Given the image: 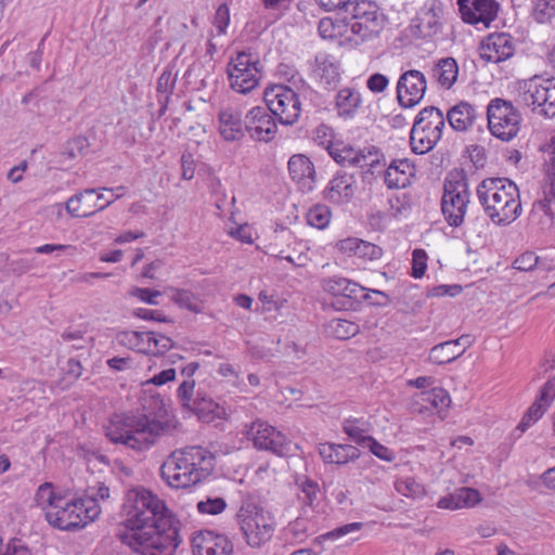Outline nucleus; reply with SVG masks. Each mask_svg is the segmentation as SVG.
<instances>
[{"label": "nucleus", "mask_w": 555, "mask_h": 555, "mask_svg": "<svg viewBox=\"0 0 555 555\" xmlns=\"http://www.w3.org/2000/svg\"><path fill=\"white\" fill-rule=\"evenodd\" d=\"M181 543L164 500L141 487V555H173Z\"/></svg>", "instance_id": "f257e3e1"}, {"label": "nucleus", "mask_w": 555, "mask_h": 555, "mask_svg": "<svg viewBox=\"0 0 555 555\" xmlns=\"http://www.w3.org/2000/svg\"><path fill=\"white\" fill-rule=\"evenodd\" d=\"M477 197L495 224H509L521 214L518 186L506 178H487L477 186Z\"/></svg>", "instance_id": "f03ea898"}, {"label": "nucleus", "mask_w": 555, "mask_h": 555, "mask_svg": "<svg viewBox=\"0 0 555 555\" xmlns=\"http://www.w3.org/2000/svg\"><path fill=\"white\" fill-rule=\"evenodd\" d=\"M240 530L250 547L259 548L268 543L275 531L273 515L253 498H246L236 514Z\"/></svg>", "instance_id": "7ed1b4c3"}, {"label": "nucleus", "mask_w": 555, "mask_h": 555, "mask_svg": "<svg viewBox=\"0 0 555 555\" xmlns=\"http://www.w3.org/2000/svg\"><path fill=\"white\" fill-rule=\"evenodd\" d=\"M446 118L439 107L429 105L418 112L410 132L411 149L415 154L430 152L441 140Z\"/></svg>", "instance_id": "20e7f679"}, {"label": "nucleus", "mask_w": 555, "mask_h": 555, "mask_svg": "<svg viewBox=\"0 0 555 555\" xmlns=\"http://www.w3.org/2000/svg\"><path fill=\"white\" fill-rule=\"evenodd\" d=\"M469 198L468 179L464 170L451 172L444 180L441 197V211L450 227L459 228L464 223Z\"/></svg>", "instance_id": "39448f33"}, {"label": "nucleus", "mask_w": 555, "mask_h": 555, "mask_svg": "<svg viewBox=\"0 0 555 555\" xmlns=\"http://www.w3.org/2000/svg\"><path fill=\"white\" fill-rule=\"evenodd\" d=\"M323 289L334 297L348 299L346 309H356L363 300L375 307H386L390 302L388 294L378 289H370L343 276L334 275L323 280Z\"/></svg>", "instance_id": "423d86ee"}, {"label": "nucleus", "mask_w": 555, "mask_h": 555, "mask_svg": "<svg viewBox=\"0 0 555 555\" xmlns=\"http://www.w3.org/2000/svg\"><path fill=\"white\" fill-rule=\"evenodd\" d=\"M231 88L246 94L253 91L259 83L262 65L257 53L251 49L243 50L230 59L227 67Z\"/></svg>", "instance_id": "0eeeda50"}, {"label": "nucleus", "mask_w": 555, "mask_h": 555, "mask_svg": "<svg viewBox=\"0 0 555 555\" xmlns=\"http://www.w3.org/2000/svg\"><path fill=\"white\" fill-rule=\"evenodd\" d=\"M100 514L98 505L89 506L85 500L64 499L63 503L46 512L47 521L60 530L73 531L83 528L88 520L95 519Z\"/></svg>", "instance_id": "6e6552de"}, {"label": "nucleus", "mask_w": 555, "mask_h": 555, "mask_svg": "<svg viewBox=\"0 0 555 555\" xmlns=\"http://www.w3.org/2000/svg\"><path fill=\"white\" fill-rule=\"evenodd\" d=\"M263 101L269 112L281 125L293 126L301 114V102L298 93L284 83L270 85L263 91Z\"/></svg>", "instance_id": "1a4fd4ad"}, {"label": "nucleus", "mask_w": 555, "mask_h": 555, "mask_svg": "<svg viewBox=\"0 0 555 555\" xmlns=\"http://www.w3.org/2000/svg\"><path fill=\"white\" fill-rule=\"evenodd\" d=\"M487 120L491 134L508 142L518 134L522 118L511 101L494 98L487 106Z\"/></svg>", "instance_id": "9d476101"}, {"label": "nucleus", "mask_w": 555, "mask_h": 555, "mask_svg": "<svg viewBox=\"0 0 555 555\" xmlns=\"http://www.w3.org/2000/svg\"><path fill=\"white\" fill-rule=\"evenodd\" d=\"M141 447L150 448L155 439L165 431V425L158 420H150V416H163L166 414L165 402L160 393L153 392L152 388L141 387Z\"/></svg>", "instance_id": "9b49d317"}, {"label": "nucleus", "mask_w": 555, "mask_h": 555, "mask_svg": "<svg viewBox=\"0 0 555 555\" xmlns=\"http://www.w3.org/2000/svg\"><path fill=\"white\" fill-rule=\"evenodd\" d=\"M139 489L131 486L120 509L122 520L118 525L116 537L135 553L139 552Z\"/></svg>", "instance_id": "f8f14e48"}, {"label": "nucleus", "mask_w": 555, "mask_h": 555, "mask_svg": "<svg viewBox=\"0 0 555 555\" xmlns=\"http://www.w3.org/2000/svg\"><path fill=\"white\" fill-rule=\"evenodd\" d=\"M124 189V186H118L117 189L104 188V191L111 193V196L107 198H105L103 194L94 196L96 192L95 189H86L83 192L72 196L65 203L66 211L74 218H88L96 211L105 209L108 205L119 198L122 194H115V192H119Z\"/></svg>", "instance_id": "ddd939ff"}, {"label": "nucleus", "mask_w": 555, "mask_h": 555, "mask_svg": "<svg viewBox=\"0 0 555 555\" xmlns=\"http://www.w3.org/2000/svg\"><path fill=\"white\" fill-rule=\"evenodd\" d=\"M247 436L253 440L257 450L268 451L278 456H287L292 451L291 440L266 422L251 423Z\"/></svg>", "instance_id": "4468645a"}, {"label": "nucleus", "mask_w": 555, "mask_h": 555, "mask_svg": "<svg viewBox=\"0 0 555 555\" xmlns=\"http://www.w3.org/2000/svg\"><path fill=\"white\" fill-rule=\"evenodd\" d=\"M181 450L171 453L160 466V476L171 488H189L202 482Z\"/></svg>", "instance_id": "2eb2a0df"}, {"label": "nucleus", "mask_w": 555, "mask_h": 555, "mask_svg": "<svg viewBox=\"0 0 555 555\" xmlns=\"http://www.w3.org/2000/svg\"><path fill=\"white\" fill-rule=\"evenodd\" d=\"M104 433L113 443L135 450L139 443V416L132 413H115L104 425Z\"/></svg>", "instance_id": "dca6fc26"}, {"label": "nucleus", "mask_w": 555, "mask_h": 555, "mask_svg": "<svg viewBox=\"0 0 555 555\" xmlns=\"http://www.w3.org/2000/svg\"><path fill=\"white\" fill-rule=\"evenodd\" d=\"M427 90V79L424 73L417 69L403 72L397 82V100L402 108L415 107L424 99Z\"/></svg>", "instance_id": "f3484780"}, {"label": "nucleus", "mask_w": 555, "mask_h": 555, "mask_svg": "<svg viewBox=\"0 0 555 555\" xmlns=\"http://www.w3.org/2000/svg\"><path fill=\"white\" fill-rule=\"evenodd\" d=\"M275 119L267 106H255L245 115V129L253 140L270 142L278 131Z\"/></svg>", "instance_id": "a211bd4d"}, {"label": "nucleus", "mask_w": 555, "mask_h": 555, "mask_svg": "<svg viewBox=\"0 0 555 555\" xmlns=\"http://www.w3.org/2000/svg\"><path fill=\"white\" fill-rule=\"evenodd\" d=\"M513 37L507 33L489 34L479 44V56L486 63H501L514 55Z\"/></svg>", "instance_id": "6ab92c4d"}, {"label": "nucleus", "mask_w": 555, "mask_h": 555, "mask_svg": "<svg viewBox=\"0 0 555 555\" xmlns=\"http://www.w3.org/2000/svg\"><path fill=\"white\" fill-rule=\"evenodd\" d=\"M456 3L464 23H481L485 27H489L496 18L500 7L495 0H457Z\"/></svg>", "instance_id": "aec40b11"}, {"label": "nucleus", "mask_w": 555, "mask_h": 555, "mask_svg": "<svg viewBox=\"0 0 555 555\" xmlns=\"http://www.w3.org/2000/svg\"><path fill=\"white\" fill-rule=\"evenodd\" d=\"M194 555H232L233 543L224 534L199 531L191 541Z\"/></svg>", "instance_id": "412c9836"}, {"label": "nucleus", "mask_w": 555, "mask_h": 555, "mask_svg": "<svg viewBox=\"0 0 555 555\" xmlns=\"http://www.w3.org/2000/svg\"><path fill=\"white\" fill-rule=\"evenodd\" d=\"M443 16V5L439 0H431L426 4L417 17L413 21L412 28L414 34L423 39L431 38L441 31Z\"/></svg>", "instance_id": "4be33fe9"}, {"label": "nucleus", "mask_w": 555, "mask_h": 555, "mask_svg": "<svg viewBox=\"0 0 555 555\" xmlns=\"http://www.w3.org/2000/svg\"><path fill=\"white\" fill-rule=\"evenodd\" d=\"M356 190L354 175L338 170L324 189L323 198L334 205L347 204L353 198Z\"/></svg>", "instance_id": "5701e85b"}, {"label": "nucleus", "mask_w": 555, "mask_h": 555, "mask_svg": "<svg viewBox=\"0 0 555 555\" xmlns=\"http://www.w3.org/2000/svg\"><path fill=\"white\" fill-rule=\"evenodd\" d=\"M288 172L298 189L309 193L315 186V169L310 158L304 154H295L288 160Z\"/></svg>", "instance_id": "b1692460"}, {"label": "nucleus", "mask_w": 555, "mask_h": 555, "mask_svg": "<svg viewBox=\"0 0 555 555\" xmlns=\"http://www.w3.org/2000/svg\"><path fill=\"white\" fill-rule=\"evenodd\" d=\"M545 186L543 198L533 204V211H541L545 217L553 221L555 218V147L545 159Z\"/></svg>", "instance_id": "393cba45"}, {"label": "nucleus", "mask_w": 555, "mask_h": 555, "mask_svg": "<svg viewBox=\"0 0 555 555\" xmlns=\"http://www.w3.org/2000/svg\"><path fill=\"white\" fill-rule=\"evenodd\" d=\"M415 166L408 158L393 159L384 171V181L388 189H405L415 177Z\"/></svg>", "instance_id": "a878e982"}, {"label": "nucleus", "mask_w": 555, "mask_h": 555, "mask_svg": "<svg viewBox=\"0 0 555 555\" xmlns=\"http://www.w3.org/2000/svg\"><path fill=\"white\" fill-rule=\"evenodd\" d=\"M444 118L454 131L466 132L475 125L478 114L473 104L460 101L448 109Z\"/></svg>", "instance_id": "bb28decb"}, {"label": "nucleus", "mask_w": 555, "mask_h": 555, "mask_svg": "<svg viewBox=\"0 0 555 555\" xmlns=\"http://www.w3.org/2000/svg\"><path fill=\"white\" fill-rule=\"evenodd\" d=\"M181 454H184L186 462L196 472L201 480L207 479L214 472L216 465L215 455L207 449L201 446H190L181 450Z\"/></svg>", "instance_id": "cd10ccee"}, {"label": "nucleus", "mask_w": 555, "mask_h": 555, "mask_svg": "<svg viewBox=\"0 0 555 555\" xmlns=\"http://www.w3.org/2000/svg\"><path fill=\"white\" fill-rule=\"evenodd\" d=\"M219 132L227 142L241 141L245 137V124L243 125L240 112L232 108L221 111L218 116Z\"/></svg>", "instance_id": "c85d7f7f"}, {"label": "nucleus", "mask_w": 555, "mask_h": 555, "mask_svg": "<svg viewBox=\"0 0 555 555\" xmlns=\"http://www.w3.org/2000/svg\"><path fill=\"white\" fill-rule=\"evenodd\" d=\"M340 64L336 57L326 52H319L314 56L312 73L326 86L336 85L340 78Z\"/></svg>", "instance_id": "c756f323"}, {"label": "nucleus", "mask_w": 555, "mask_h": 555, "mask_svg": "<svg viewBox=\"0 0 555 555\" xmlns=\"http://www.w3.org/2000/svg\"><path fill=\"white\" fill-rule=\"evenodd\" d=\"M203 423H211L215 420H224L227 410L206 393L197 391L190 409Z\"/></svg>", "instance_id": "7c9ffc66"}, {"label": "nucleus", "mask_w": 555, "mask_h": 555, "mask_svg": "<svg viewBox=\"0 0 555 555\" xmlns=\"http://www.w3.org/2000/svg\"><path fill=\"white\" fill-rule=\"evenodd\" d=\"M428 74L441 88L450 90L457 80V62L451 56L442 57L433 64Z\"/></svg>", "instance_id": "2f4dec72"}, {"label": "nucleus", "mask_w": 555, "mask_h": 555, "mask_svg": "<svg viewBox=\"0 0 555 555\" xmlns=\"http://www.w3.org/2000/svg\"><path fill=\"white\" fill-rule=\"evenodd\" d=\"M361 94L358 90L343 88L336 94L335 107L339 117L352 118L361 104Z\"/></svg>", "instance_id": "473e14b6"}, {"label": "nucleus", "mask_w": 555, "mask_h": 555, "mask_svg": "<svg viewBox=\"0 0 555 555\" xmlns=\"http://www.w3.org/2000/svg\"><path fill=\"white\" fill-rule=\"evenodd\" d=\"M145 344L146 347L141 348V354L147 357L164 354L173 346L172 339L168 336L152 331H141V345Z\"/></svg>", "instance_id": "72a5a7b5"}, {"label": "nucleus", "mask_w": 555, "mask_h": 555, "mask_svg": "<svg viewBox=\"0 0 555 555\" xmlns=\"http://www.w3.org/2000/svg\"><path fill=\"white\" fill-rule=\"evenodd\" d=\"M352 159L354 167H369L372 173H374L377 167L386 166L385 155L379 149L373 145L358 150V156Z\"/></svg>", "instance_id": "f704fd0d"}, {"label": "nucleus", "mask_w": 555, "mask_h": 555, "mask_svg": "<svg viewBox=\"0 0 555 555\" xmlns=\"http://www.w3.org/2000/svg\"><path fill=\"white\" fill-rule=\"evenodd\" d=\"M325 330L331 336L346 340L354 337L360 332V326L356 322L334 318L325 324Z\"/></svg>", "instance_id": "c9c22d12"}, {"label": "nucleus", "mask_w": 555, "mask_h": 555, "mask_svg": "<svg viewBox=\"0 0 555 555\" xmlns=\"http://www.w3.org/2000/svg\"><path fill=\"white\" fill-rule=\"evenodd\" d=\"M463 354V350L454 348L448 340L434 346L428 354V360L437 365L451 363Z\"/></svg>", "instance_id": "e433bc0d"}, {"label": "nucleus", "mask_w": 555, "mask_h": 555, "mask_svg": "<svg viewBox=\"0 0 555 555\" xmlns=\"http://www.w3.org/2000/svg\"><path fill=\"white\" fill-rule=\"evenodd\" d=\"M326 150L330 156L339 165L354 166L353 157L358 156V150L344 142H328Z\"/></svg>", "instance_id": "4c0bfd02"}, {"label": "nucleus", "mask_w": 555, "mask_h": 555, "mask_svg": "<svg viewBox=\"0 0 555 555\" xmlns=\"http://www.w3.org/2000/svg\"><path fill=\"white\" fill-rule=\"evenodd\" d=\"M364 422L361 418H347L343 423V431L358 446L365 448L367 439L372 436L367 435V429L362 427Z\"/></svg>", "instance_id": "58836bf2"}, {"label": "nucleus", "mask_w": 555, "mask_h": 555, "mask_svg": "<svg viewBox=\"0 0 555 555\" xmlns=\"http://www.w3.org/2000/svg\"><path fill=\"white\" fill-rule=\"evenodd\" d=\"M35 500L37 504L42 506L47 512L48 509L55 508L60 503H63L64 498L55 494L51 482H44L38 488Z\"/></svg>", "instance_id": "ea45409f"}, {"label": "nucleus", "mask_w": 555, "mask_h": 555, "mask_svg": "<svg viewBox=\"0 0 555 555\" xmlns=\"http://www.w3.org/2000/svg\"><path fill=\"white\" fill-rule=\"evenodd\" d=\"M331 217V209L321 204L312 206L306 215L308 224L320 230H323L328 225Z\"/></svg>", "instance_id": "a19ab883"}, {"label": "nucleus", "mask_w": 555, "mask_h": 555, "mask_svg": "<svg viewBox=\"0 0 555 555\" xmlns=\"http://www.w3.org/2000/svg\"><path fill=\"white\" fill-rule=\"evenodd\" d=\"M335 451L333 452V464L345 465L353 462L361 456V451L352 446L345 443H334Z\"/></svg>", "instance_id": "79ce46f5"}, {"label": "nucleus", "mask_w": 555, "mask_h": 555, "mask_svg": "<svg viewBox=\"0 0 555 555\" xmlns=\"http://www.w3.org/2000/svg\"><path fill=\"white\" fill-rule=\"evenodd\" d=\"M422 400L429 403L436 410H443L451 403L449 393L440 387L433 388L422 393Z\"/></svg>", "instance_id": "37998d69"}, {"label": "nucleus", "mask_w": 555, "mask_h": 555, "mask_svg": "<svg viewBox=\"0 0 555 555\" xmlns=\"http://www.w3.org/2000/svg\"><path fill=\"white\" fill-rule=\"evenodd\" d=\"M363 522H350L339 526L326 533H323L314 539L315 543H322L323 541H334L341 537H345L352 532H358L363 528Z\"/></svg>", "instance_id": "c03bdc74"}, {"label": "nucleus", "mask_w": 555, "mask_h": 555, "mask_svg": "<svg viewBox=\"0 0 555 555\" xmlns=\"http://www.w3.org/2000/svg\"><path fill=\"white\" fill-rule=\"evenodd\" d=\"M284 538L288 543H301L307 538V525L302 519L297 518L289 522L284 529Z\"/></svg>", "instance_id": "a18cd8bd"}, {"label": "nucleus", "mask_w": 555, "mask_h": 555, "mask_svg": "<svg viewBox=\"0 0 555 555\" xmlns=\"http://www.w3.org/2000/svg\"><path fill=\"white\" fill-rule=\"evenodd\" d=\"M356 257L364 260H377L383 256V248L376 244L359 238Z\"/></svg>", "instance_id": "49530a36"}, {"label": "nucleus", "mask_w": 555, "mask_h": 555, "mask_svg": "<svg viewBox=\"0 0 555 555\" xmlns=\"http://www.w3.org/2000/svg\"><path fill=\"white\" fill-rule=\"evenodd\" d=\"M555 16V0H538L533 8V17L539 23L551 21Z\"/></svg>", "instance_id": "de8ad7c7"}, {"label": "nucleus", "mask_w": 555, "mask_h": 555, "mask_svg": "<svg viewBox=\"0 0 555 555\" xmlns=\"http://www.w3.org/2000/svg\"><path fill=\"white\" fill-rule=\"evenodd\" d=\"M173 294L171 300L177 304L180 308L188 309L193 312H198V307L195 304V296L191 291L171 288Z\"/></svg>", "instance_id": "09e8293b"}, {"label": "nucleus", "mask_w": 555, "mask_h": 555, "mask_svg": "<svg viewBox=\"0 0 555 555\" xmlns=\"http://www.w3.org/2000/svg\"><path fill=\"white\" fill-rule=\"evenodd\" d=\"M396 490L404 495L416 498L424 494V487L417 482L414 478H405L396 482Z\"/></svg>", "instance_id": "8fccbe9b"}, {"label": "nucleus", "mask_w": 555, "mask_h": 555, "mask_svg": "<svg viewBox=\"0 0 555 555\" xmlns=\"http://www.w3.org/2000/svg\"><path fill=\"white\" fill-rule=\"evenodd\" d=\"M301 495L299 499L304 504L311 506L314 501L318 500L319 494V485L308 477H304V480L300 483Z\"/></svg>", "instance_id": "3c124183"}, {"label": "nucleus", "mask_w": 555, "mask_h": 555, "mask_svg": "<svg viewBox=\"0 0 555 555\" xmlns=\"http://www.w3.org/2000/svg\"><path fill=\"white\" fill-rule=\"evenodd\" d=\"M89 145V141L86 137H76L67 142L64 154L67 155L68 158L83 156L87 154Z\"/></svg>", "instance_id": "603ef678"}, {"label": "nucleus", "mask_w": 555, "mask_h": 555, "mask_svg": "<svg viewBox=\"0 0 555 555\" xmlns=\"http://www.w3.org/2000/svg\"><path fill=\"white\" fill-rule=\"evenodd\" d=\"M543 85L546 90V101L544 108H541L540 114L545 117H555V78L544 79Z\"/></svg>", "instance_id": "864d4df0"}, {"label": "nucleus", "mask_w": 555, "mask_h": 555, "mask_svg": "<svg viewBox=\"0 0 555 555\" xmlns=\"http://www.w3.org/2000/svg\"><path fill=\"white\" fill-rule=\"evenodd\" d=\"M427 254L424 249L415 248L412 253V271L411 275L415 279L424 276L427 270Z\"/></svg>", "instance_id": "5fc2aeb1"}, {"label": "nucleus", "mask_w": 555, "mask_h": 555, "mask_svg": "<svg viewBox=\"0 0 555 555\" xmlns=\"http://www.w3.org/2000/svg\"><path fill=\"white\" fill-rule=\"evenodd\" d=\"M227 507V502L223 498H208L206 501H199L197 503V511L201 514L218 515L222 513Z\"/></svg>", "instance_id": "6e6d98bb"}, {"label": "nucleus", "mask_w": 555, "mask_h": 555, "mask_svg": "<svg viewBox=\"0 0 555 555\" xmlns=\"http://www.w3.org/2000/svg\"><path fill=\"white\" fill-rule=\"evenodd\" d=\"M195 382L194 379H186L180 384L177 389V397L181 402L183 409H191L193 404Z\"/></svg>", "instance_id": "4d7b16f0"}, {"label": "nucleus", "mask_w": 555, "mask_h": 555, "mask_svg": "<svg viewBox=\"0 0 555 555\" xmlns=\"http://www.w3.org/2000/svg\"><path fill=\"white\" fill-rule=\"evenodd\" d=\"M367 443H365V448H369L370 452L374 454L376 457L386 461V462H393L396 459L395 452L389 449L388 447L379 443L376 439L371 437V439H367Z\"/></svg>", "instance_id": "13d9d810"}, {"label": "nucleus", "mask_w": 555, "mask_h": 555, "mask_svg": "<svg viewBox=\"0 0 555 555\" xmlns=\"http://www.w3.org/2000/svg\"><path fill=\"white\" fill-rule=\"evenodd\" d=\"M463 291V287L460 284H441L434 286L431 288L427 289L426 296L427 297H455Z\"/></svg>", "instance_id": "bf43d9fd"}, {"label": "nucleus", "mask_w": 555, "mask_h": 555, "mask_svg": "<svg viewBox=\"0 0 555 555\" xmlns=\"http://www.w3.org/2000/svg\"><path fill=\"white\" fill-rule=\"evenodd\" d=\"M457 501L461 507H470L480 502L481 496L478 490L473 488H461L456 491Z\"/></svg>", "instance_id": "052dcab7"}, {"label": "nucleus", "mask_w": 555, "mask_h": 555, "mask_svg": "<svg viewBox=\"0 0 555 555\" xmlns=\"http://www.w3.org/2000/svg\"><path fill=\"white\" fill-rule=\"evenodd\" d=\"M544 79L534 76L529 80V86L531 87V90L533 92V102H535L537 107L544 108L545 101H546V90L545 86L543 85Z\"/></svg>", "instance_id": "680f3d73"}, {"label": "nucleus", "mask_w": 555, "mask_h": 555, "mask_svg": "<svg viewBox=\"0 0 555 555\" xmlns=\"http://www.w3.org/2000/svg\"><path fill=\"white\" fill-rule=\"evenodd\" d=\"M176 378V370L175 369H167L158 374H155L153 377L141 382V387H149L152 388V386H162L165 385L168 382L175 380Z\"/></svg>", "instance_id": "e2e57ef3"}, {"label": "nucleus", "mask_w": 555, "mask_h": 555, "mask_svg": "<svg viewBox=\"0 0 555 555\" xmlns=\"http://www.w3.org/2000/svg\"><path fill=\"white\" fill-rule=\"evenodd\" d=\"M230 23V11L225 3L218 7L215 13L214 25L218 29V34L222 35L225 33L227 27Z\"/></svg>", "instance_id": "0e129e2a"}, {"label": "nucleus", "mask_w": 555, "mask_h": 555, "mask_svg": "<svg viewBox=\"0 0 555 555\" xmlns=\"http://www.w3.org/2000/svg\"><path fill=\"white\" fill-rule=\"evenodd\" d=\"M0 555H31V552L21 539H11Z\"/></svg>", "instance_id": "69168bd1"}, {"label": "nucleus", "mask_w": 555, "mask_h": 555, "mask_svg": "<svg viewBox=\"0 0 555 555\" xmlns=\"http://www.w3.org/2000/svg\"><path fill=\"white\" fill-rule=\"evenodd\" d=\"M388 85L389 79L380 73L372 74L366 80L367 89L374 93H380L385 91Z\"/></svg>", "instance_id": "338daca9"}, {"label": "nucleus", "mask_w": 555, "mask_h": 555, "mask_svg": "<svg viewBox=\"0 0 555 555\" xmlns=\"http://www.w3.org/2000/svg\"><path fill=\"white\" fill-rule=\"evenodd\" d=\"M538 263V257L532 251H526L514 261V268L519 271H530Z\"/></svg>", "instance_id": "774afa93"}]
</instances>
